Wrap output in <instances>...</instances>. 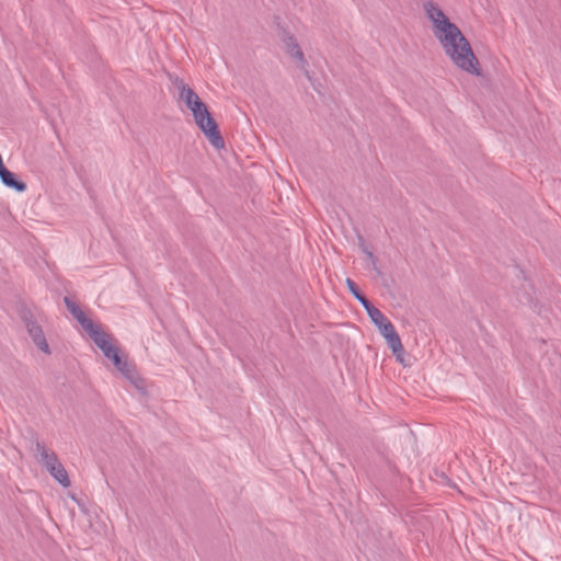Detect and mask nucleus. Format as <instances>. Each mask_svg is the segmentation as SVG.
Listing matches in <instances>:
<instances>
[{
    "label": "nucleus",
    "mask_w": 561,
    "mask_h": 561,
    "mask_svg": "<svg viewBox=\"0 0 561 561\" xmlns=\"http://www.w3.org/2000/svg\"><path fill=\"white\" fill-rule=\"evenodd\" d=\"M64 302L71 316L81 324L83 330L90 335L91 339L101 331L100 327L96 325L90 318H88L81 308L71 298L66 296L64 298Z\"/></svg>",
    "instance_id": "obj_5"
},
{
    "label": "nucleus",
    "mask_w": 561,
    "mask_h": 561,
    "mask_svg": "<svg viewBox=\"0 0 561 561\" xmlns=\"http://www.w3.org/2000/svg\"><path fill=\"white\" fill-rule=\"evenodd\" d=\"M346 285L355 298H358L360 295H363V293L358 288L357 284L353 279L347 278Z\"/></svg>",
    "instance_id": "obj_15"
},
{
    "label": "nucleus",
    "mask_w": 561,
    "mask_h": 561,
    "mask_svg": "<svg viewBox=\"0 0 561 561\" xmlns=\"http://www.w3.org/2000/svg\"><path fill=\"white\" fill-rule=\"evenodd\" d=\"M194 121L204 135L208 138L210 144L221 149L225 147V140L220 134L219 127L213 115L210 114L207 105L196 110L192 113Z\"/></svg>",
    "instance_id": "obj_3"
},
{
    "label": "nucleus",
    "mask_w": 561,
    "mask_h": 561,
    "mask_svg": "<svg viewBox=\"0 0 561 561\" xmlns=\"http://www.w3.org/2000/svg\"><path fill=\"white\" fill-rule=\"evenodd\" d=\"M369 319L377 328H379L382 323L389 320L381 311L374 313V316Z\"/></svg>",
    "instance_id": "obj_16"
},
{
    "label": "nucleus",
    "mask_w": 561,
    "mask_h": 561,
    "mask_svg": "<svg viewBox=\"0 0 561 561\" xmlns=\"http://www.w3.org/2000/svg\"><path fill=\"white\" fill-rule=\"evenodd\" d=\"M386 341H387L389 348L392 351L393 355L396 356V358L400 363H403L402 356L404 354V347L402 345V342H401V339H400L398 332L396 331L392 334H389V336L386 337Z\"/></svg>",
    "instance_id": "obj_12"
},
{
    "label": "nucleus",
    "mask_w": 561,
    "mask_h": 561,
    "mask_svg": "<svg viewBox=\"0 0 561 561\" xmlns=\"http://www.w3.org/2000/svg\"><path fill=\"white\" fill-rule=\"evenodd\" d=\"M34 446L35 451L39 455V461L47 469V471L54 469V467L60 463L57 454L46 448V446L38 438L34 439Z\"/></svg>",
    "instance_id": "obj_8"
},
{
    "label": "nucleus",
    "mask_w": 561,
    "mask_h": 561,
    "mask_svg": "<svg viewBox=\"0 0 561 561\" xmlns=\"http://www.w3.org/2000/svg\"><path fill=\"white\" fill-rule=\"evenodd\" d=\"M367 257H368V260L370 261V263H371V265H373L374 270H375L378 274H380V271H379V268H378V266H377V264H378V259H377V256H376L373 252H368V256H367Z\"/></svg>",
    "instance_id": "obj_18"
},
{
    "label": "nucleus",
    "mask_w": 561,
    "mask_h": 561,
    "mask_svg": "<svg viewBox=\"0 0 561 561\" xmlns=\"http://www.w3.org/2000/svg\"><path fill=\"white\" fill-rule=\"evenodd\" d=\"M380 334L386 339L389 336V334H392L393 332H396V328L394 325L392 324V322L390 320H387L385 323H382L379 328H378Z\"/></svg>",
    "instance_id": "obj_14"
},
{
    "label": "nucleus",
    "mask_w": 561,
    "mask_h": 561,
    "mask_svg": "<svg viewBox=\"0 0 561 561\" xmlns=\"http://www.w3.org/2000/svg\"><path fill=\"white\" fill-rule=\"evenodd\" d=\"M0 180L4 186L14 190L18 193H23L26 191V184L18 179L16 174L7 168L0 171Z\"/></svg>",
    "instance_id": "obj_10"
},
{
    "label": "nucleus",
    "mask_w": 561,
    "mask_h": 561,
    "mask_svg": "<svg viewBox=\"0 0 561 561\" xmlns=\"http://www.w3.org/2000/svg\"><path fill=\"white\" fill-rule=\"evenodd\" d=\"M92 341L103 352V355L113 362L116 369L137 389L144 387V380L136 371L134 364L129 363L128 359L123 356L121 350L111 342L105 332L101 330L92 337Z\"/></svg>",
    "instance_id": "obj_2"
},
{
    "label": "nucleus",
    "mask_w": 561,
    "mask_h": 561,
    "mask_svg": "<svg viewBox=\"0 0 561 561\" xmlns=\"http://www.w3.org/2000/svg\"><path fill=\"white\" fill-rule=\"evenodd\" d=\"M360 305L364 307V309H366L368 307V305H370V300L363 294L360 295L358 298H356Z\"/></svg>",
    "instance_id": "obj_19"
},
{
    "label": "nucleus",
    "mask_w": 561,
    "mask_h": 561,
    "mask_svg": "<svg viewBox=\"0 0 561 561\" xmlns=\"http://www.w3.org/2000/svg\"><path fill=\"white\" fill-rule=\"evenodd\" d=\"M424 8L428 19L433 22L434 31H439L445 27V24L451 23L437 4L427 2Z\"/></svg>",
    "instance_id": "obj_9"
},
{
    "label": "nucleus",
    "mask_w": 561,
    "mask_h": 561,
    "mask_svg": "<svg viewBox=\"0 0 561 561\" xmlns=\"http://www.w3.org/2000/svg\"><path fill=\"white\" fill-rule=\"evenodd\" d=\"M283 42L285 44L287 53L293 57L296 58L299 61L298 67L305 72L306 77L309 81H311V76L308 70V62L304 56V53L296 39V37L291 34H287Z\"/></svg>",
    "instance_id": "obj_7"
},
{
    "label": "nucleus",
    "mask_w": 561,
    "mask_h": 561,
    "mask_svg": "<svg viewBox=\"0 0 561 561\" xmlns=\"http://www.w3.org/2000/svg\"><path fill=\"white\" fill-rule=\"evenodd\" d=\"M23 320L34 344L45 354H50V348L46 341L42 327L35 320L32 319V316H24Z\"/></svg>",
    "instance_id": "obj_6"
},
{
    "label": "nucleus",
    "mask_w": 561,
    "mask_h": 561,
    "mask_svg": "<svg viewBox=\"0 0 561 561\" xmlns=\"http://www.w3.org/2000/svg\"><path fill=\"white\" fill-rule=\"evenodd\" d=\"M368 317L371 318L374 316V313H377L379 312L380 310L375 307L373 304L368 305V307L365 309Z\"/></svg>",
    "instance_id": "obj_20"
},
{
    "label": "nucleus",
    "mask_w": 561,
    "mask_h": 561,
    "mask_svg": "<svg viewBox=\"0 0 561 561\" xmlns=\"http://www.w3.org/2000/svg\"><path fill=\"white\" fill-rule=\"evenodd\" d=\"M359 241H360V248L363 250V252L368 256V252H371L368 247L365 244L364 242V239L363 238H359Z\"/></svg>",
    "instance_id": "obj_21"
},
{
    "label": "nucleus",
    "mask_w": 561,
    "mask_h": 561,
    "mask_svg": "<svg viewBox=\"0 0 561 561\" xmlns=\"http://www.w3.org/2000/svg\"><path fill=\"white\" fill-rule=\"evenodd\" d=\"M186 106L191 110V112H195L198 108H202L203 106H206V104L201 100L199 96L192 101L190 104H186Z\"/></svg>",
    "instance_id": "obj_17"
},
{
    "label": "nucleus",
    "mask_w": 561,
    "mask_h": 561,
    "mask_svg": "<svg viewBox=\"0 0 561 561\" xmlns=\"http://www.w3.org/2000/svg\"><path fill=\"white\" fill-rule=\"evenodd\" d=\"M446 55L461 70L479 75V61L474 56L468 39L455 23H447L439 31H434Z\"/></svg>",
    "instance_id": "obj_1"
},
{
    "label": "nucleus",
    "mask_w": 561,
    "mask_h": 561,
    "mask_svg": "<svg viewBox=\"0 0 561 561\" xmlns=\"http://www.w3.org/2000/svg\"><path fill=\"white\" fill-rule=\"evenodd\" d=\"M173 83L179 89L180 99L185 103V105L190 104L192 101L197 99L198 95L196 94V92L191 87H188L182 79L175 78Z\"/></svg>",
    "instance_id": "obj_11"
},
{
    "label": "nucleus",
    "mask_w": 561,
    "mask_h": 561,
    "mask_svg": "<svg viewBox=\"0 0 561 561\" xmlns=\"http://www.w3.org/2000/svg\"><path fill=\"white\" fill-rule=\"evenodd\" d=\"M48 472L64 488H68L70 485V479L68 477L67 470L61 462L54 467V469L48 470Z\"/></svg>",
    "instance_id": "obj_13"
},
{
    "label": "nucleus",
    "mask_w": 561,
    "mask_h": 561,
    "mask_svg": "<svg viewBox=\"0 0 561 561\" xmlns=\"http://www.w3.org/2000/svg\"><path fill=\"white\" fill-rule=\"evenodd\" d=\"M64 302L71 316L81 324L83 330L90 335L91 339L101 331L100 327L96 325L90 318H88L81 308L71 298L66 296L64 298Z\"/></svg>",
    "instance_id": "obj_4"
}]
</instances>
